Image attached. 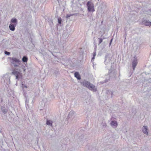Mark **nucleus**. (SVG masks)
<instances>
[{"instance_id": "f257e3e1", "label": "nucleus", "mask_w": 151, "mask_h": 151, "mask_svg": "<svg viewBox=\"0 0 151 151\" xmlns=\"http://www.w3.org/2000/svg\"><path fill=\"white\" fill-rule=\"evenodd\" d=\"M81 84L83 86L87 87L88 89L93 91H96V87L93 84L89 82L84 80L81 82Z\"/></svg>"}, {"instance_id": "f03ea898", "label": "nucleus", "mask_w": 151, "mask_h": 151, "mask_svg": "<svg viewBox=\"0 0 151 151\" xmlns=\"http://www.w3.org/2000/svg\"><path fill=\"white\" fill-rule=\"evenodd\" d=\"M88 10V12H94L95 10L94 8V4L91 1H88L86 4Z\"/></svg>"}, {"instance_id": "7ed1b4c3", "label": "nucleus", "mask_w": 151, "mask_h": 151, "mask_svg": "<svg viewBox=\"0 0 151 151\" xmlns=\"http://www.w3.org/2000/svg\"><path fill=\"white\" fill-rule=\"evenodd\" d=\"M11 63L15 68H17L19 65L21 63V61L18 59L15 58H13L11 59Z\"/></svg>"}, {"instance_id": "20e7f679", "label": "nucleus", "mask_w": 151, "mask_h": 151, "mask_svg": "<svg viewBox=\"0 0 151 151\" xmlns=\"http://www.w3.org/2000/svg\"><path fill=\"white\" fill-rule=\"evenodd\" d=\"M10 77L9 73H6L1 78V80H3L4 82H6V83L9 82Z\"/></svg>"}, {"instance_id": "39448f33", "label": "nucleus", "mask_w": 151, "mask_h": 151, "mask_svg": "<svg viewBox=\"0 0 151 151\" xmlns=\"http://www.w3.org/2000/svg\"><path fill=\"white\" fill-rule=\"evenodd\" d=\"M17 68H15V69L12 71V73L16 76V78L19 79L21 75L20 72L16 69Z\"/></svg>"}, {"instance_id": "423d86ee", "label": "nucleus", "mask_w": 151, "mask_h": 151, "mask_svg": "<svg viewBox=\"0 0 151 151\" xmlns=\"http://www.w3.org/2000/svg\"><path fill=\"white\" fill-rule=\"evenodd\" d=\"M16 69L17 70L19 71L20 72L23 71L24 73L26 70V68L25 66L22 65L21 63L19 65Z\"/></svg>"}, {"instance_id": "0eeeda50", "label": "nucleus", "mask_w": 151, "mask_h": 151, "mask_svg": "<svg viewBox=\"0 0 151 151\" xmlns=\"http://www.w3.org/2000/svg\"><path fill=\"white\" fill-rule=\"evenodd\" d=\"M138 63V60L137 59L136 56L134 57V59L132 62V66L133 69L134 70H135V68L137 66Z\"/></svg>"}, {"instance_id": "6e6552de", "label": "nucleus", "mask_w": 151, "mask_h": 151, "mask_svg": "<svg viewBox=\"0 0 151 151\" xmlns=\"http://www.w3.org/2000/svg\"><path fill=\"white\" fill-rule=\"evenodd\" d=\"M76 116V114L75 112L73 111H71L69 114L68 117L71 119H73Z\"/></svg>"}, {"instance_id": "1a4fd4ad", "label": "nucleus", "mask_w": 151, "mask_h": 151, "mask_svg": "<svg viewBox=\"0 0 151 151\" xmlns=\"http://www.w3.org/2000/svg\"><path fill=\"white\" fill-rule=\"evenodd\" d=\"M147 127L146 126H144L142 128V131L144 134H146L147 135H148L147 132Z\"/></svg>"}, {"instance_id": "9d476101", "label": "nucleus", "mask_w": 151, "mask_h": 151, "mask_svg": "<svg viewBox=\"0 0 151 151\" xmlns=\"http://www.w3.org/2000/svg\"><path fill=\"white\" fill-rule=\"evenodd\" d=\"M143 25L151 26V22L148 20H145L142 22Z\"/></svg>"}, {"instance_id": "9b49d317", "label": "nucleus", "mask_w": 151, "mask_h": 151, "mask_svg": "<svg viewBox=\"0 0 151 151\" xmlns=\"http://www.w3.org/2000/svg\"><path fill=\"white\" fill-rule=\"evenodd\" d=\"M110 125L113 128H116L118 124L116 121H112Z\"/></svg>"}, {"instance_id": "f8f14e48", "label": "nucleus", "mask_w": 151, "mask_h": 151, "mask_svg": "<svg viewBox=\"0 0 151 151\" xmlns=\"http://www.w3.org/2000/svg\"><path fill=\"white\" fill-rule=\"evenodd\" d=\"M22 90L24 93H25L27 91V88L28 87V86L26 84H22Z\"/></svg>"}, {"instance_id": "ddd939ff", "label": "nucleus", "mask_w": 151, "mask_h": 151, "mask_svg": "<svg viewBox=\"0 0 151 151\" xmlns=\"http://www.w3.org/2000/svg\"><path fill=\"white\" fill-rule=\"evenodd\" d=\"M16 25V24H11L9 26L10 29L11 31H14L15 29V27Z\"/></svg>"}, {"instance_id": "4468645a", "label": "nucleus", "mask_w": 151, "mask_h": 151, "mask_svg": "<svg viewBox=\"0 0 151 151\" xmlns=\"http://www.w3.org/2000/svg\"><path fill=\"white\" fill-rule=\"evenodd\" d=\"M11 24H16L17 25V21L16 19L15 18H12L10 21Z\"/></svg>"}, {"instance_id": "2eb2a0df", "label": "nucleus", "mask_w": 151, "mask_h": 151, "mask_svg": "<svg viewBox=\"0 0 151 151\" xmlns=\"http://www.w3.org/2000/svg\"><path fill=\"white\" fill-rule=\"evenodd\" d=\"M74 76L75 77H76L78 79L80 80L81 79L80 76L78 72H75L74 74Z\"/></svg>"}, {"instance_id": "dca6fc26", "label": "nucleus", "mask_w": 151, "mask_h": 151, "mask_svg": "<svg viewBox=\"0 0 151 151\" xmlns=\"http://www.w3.org/2000/svg\"><path fill=\"white\" fill-rule=\"evenodd\" d=\"M52 122L50 120H47L46 124L47 125L50 126H51L52 125Z\"/></svg>"}, {"instance_id": "f3484780", "label": "nucleus", "mask_w": 151, "mask_h": 151, "mask_svg": "<svg viewBox=\"0 0 151 151\" xmlns=\"http://www.w3.org/2000/svg\"><path fill=\"white\" fill-rule=\"evenodd\" d=\"M28 60L27 57L26 56H24L22 59V61L24 62H26Z\"/></svg>"}, {"instance_id": "a211bd4d", "label": "nucleus", "mask_w": 151, "mask_h": 151, "mask_svg": "<svg viewBox=\"0 0 151 151\" xmlns=\"http://www.w3.org/2000/svg\"><path fill=\"white\" fill-rule=\"evenodd\" d=\"M61 19H58V22L59 24L61 23Z\"/></svg>"}, {"instance_id": "6ab92c4d", "label": "nucleus", "mask_w": 151, "mask_h": 151, "mask_svg": "<svg viewBox=\"0 0 151 151\" xmlns=\"http://www.w3.org/2000/svg\"><path fill=\"white\" fill-rule=\"evenodd\" d=\"M99 44L101 43L103 41V39L101 38H99Z\"/></svg>"}, {"instance_id": "aec40b11", "label": "nucleus", "mask_w": 151, "mask_h": 151, "mask_svg": "<svg viewBox=\"0 0 151 151\" xmlns=\"http://www.w3.org/2000/svg\"><path fill=\"white\" fill-rule=\"evenodd\" d=\"M5 54L7 55H9L10 54V53L7 51H5Z\"/></svg>"}, {"instance_id": "412c9836", "label": "nucleus", "mask_w": 151, "mask_h": 151, "mask_svg": "<svg viewBox=\"0 0 151 151\" xmlns=\"http://www.w3.org/2000/svg\"><path fill=\"white\" fill-rule=\"evenodd\" d=\"M71 15H69V14H67L66 16L67 18H68L69 17H70L71 16Z\"/></svg>"}, {"instance_id": "4be33fe9", "label": "nucleus", "mask_w": 151, "mask_h": 151, "mask_svg": "<svg viewBox=\"0 0 151 151\" xmlns=\"http://www.w3.org/2000/svg\"><path fill=\"white\" fill-rule=\"evenodd\" d=\"M2 111L4 113H6L7 112V111H6L5 110H3L2 109Z\"/></svg>"}, {"instance_id": "5701e85b", "label": "nucleus", "mask_w": 151, "mask_h": 151, "mask_svg": "<svg viewBox=\"0 0 151 151\" xmlns=\"http://www.w3.org/2000/svg\"><path fill=\"white\" fill-rule=\"evenodd\" d=\"M96 52H94L93 53V56H96Z\"/></svg>"}, {"instance_id": "b1692460", "label": "nucleus", "mask_w": 151, "mask_h": 151, "mask_svg": "<svg viewBox=\"0 0 151 151\" xmlns=\"http://www.w3.org/2000/svg\"><path fill=\"white\" fill-rule=\"evenodd\" d=\"M94 58H95V56H93V57L92 58V60H93L94 59Z\"/></svg>"}, {"instance_id": "393cba45", "label": "nucleus", "mask_w": 151, "mask_h": 151, "mask_svg": "<svg viewBox=\"0 0 151 151\" xmlns=\"http://www.w3.org/2000/svg\"><path fill=\"white\" fill-rule=\"evenodd\" d=\"M111 70H112L111 69H110V70H109V73H110L111 72Z\"/></svg>"}, {"instance_id": "a878e982", "label": "nucleus", "mask_w": 151, "mask_h": 151, "mask_svg": "<svg viewBox=\"0 0 151 151\" xmlns=\"http://www.w3.org/2000/svg\"><path fill=\"white\" fill-rule=\"evenodd\" d=\"M107 81H108V80H105V82H106Z\"/></svg>"}, {"instance_id": "bb28decb", "label": "nucleus", "mask_w": 151, "mask_h": 151, "mask_svg": "<svg viewBox=\"0 0 151 151\" xmlns=\"http://www.w3.org/2000/svg\"><path fill=\"white\" fill-rule=\"evenodd\" d=\"M112 39H111V42H110V43H111V41H112Z\"/></svg>"}, {"instance_id": "cd10ccee", "label": "nucleus", "mask_w": 151, "mask_h": 151, "mask_svg": "<svg viewBox=\"0 0 151 151\" xmlns=\"http://www.w3.org/2000/svg\"><path fill=\"white\" fill-rule=\"evenodd\" d=\"M26 103H27V101H26Z\"/></svg>"}]
</instances>
